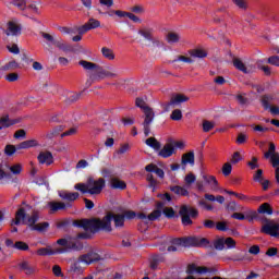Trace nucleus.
<instances>
[{
	"label": "nucleus",
	"mask_w": 279,
	"mask_h": 279,
	"mask_svg": "<svg viewBox=\"0 0 279 279\" xmlns=\"http://www.w3.org/2000/svg\"><path fill=\"white\" fill-rule=\"evenodd\" d=\"M9 169L11 173H13V175H21V172L23 171V166H21V163H16L11 166Z\"/></svg>",
	"instance_id": "nucleus-47"
},
{
	"label": "nucleus",
	"mask_w": 279,
	"mask_h": 279,
	"mask_svg": "<svg viewBox=\"0 0 279 279\" xmlns=\"http://www.w3.org/2000/svg\"><path fill=\"white\" fill-rule=\"evenodd\" d=\"M80 66H82L85 71H97V69H99V65L97 63L94 62H89L86 60H81L78 62Z\"/></svg>",
	"instance_id": "nucleus-29"
},
{
	"label": "nucleus",
	"mask_w": 279,
	"mask_h": 279,
	"mask_svg": "<svg viewBox=\"0 0 279 279\" xmlns=\"http://www.w3.org/2000/svg\"><path fill=\"white\" fill-rule=\"evenodd\" d=\"M233 66L238 70L241 71L242 73H245L246 75L250 74V70L247 66H245V63L239 58L233 59Z\"/></svg>",
	"instance_id": "nucleus-27"
},
{
	"label": "nucleus",
	"mask_w": 279,
	"mask_h": 279,
	"mask_svg": "<svg viewBox=\"0 0 279 279\" xmlns=\"http://www.w3.org/2000/svg\"><path fill=\"white\" fill-rule=\"evenodd\" d=\"M254 182H263V170L258 169L255 174L253 175Z\"/></svg>",
	"instance_id": "nucleus-61"
},
{
	"label": "nucleus",
	"mask_w": 279,
	"mask_h": 279,
	"mask_svg": "<svg viewBox=\"0 0 279 279\" xmlns=\"http://www.w3.org/2000/svg\"><path fill=\"white\" fill-rule=\"evenodd\" d=\"M156 208L157 209L148 215V221H156L162 217V209L165 208V204L162 202H157Z\"/></svg>",
	"instance_id": "nucleus-17"
},
{
	"label": "nucleus",
	"mask_w": 279,
	"mask_h": 279,
	"mask_svg": "<svg viewBox=\"0 0 279 279\" xmlns=\"http://www.w3.org/2000/svg\"><path fill=\"white\" fill-rule=\"evenodd\" d=\"M14 69H19V63L16 61H10L3 65V71H14Z\"/></svg>",
	"instance_id": "nucleus-52"
},
{
	"label": "nucleus",
	"mask_w": 279,
	"mask_h": 279,
	"mask_svg": "<svg viewBox=\"0 0 279 279\" xmlns=\"http://www.w3.org/2000/svg\"><path fill=\"white\" fill-rule=\"evenodd\" d=\"M209 243L208 239L198 236L177 238L172 240V245H182V247H202L209 245Z\"/></svg>",
	"instance_id": "nucleus-5"
},
{
	"label": "nucleus",
	"mask_w": 279,
	"mask_h": 279,
	"mask_svg": "<svg viewBox=\"0 0 279 279\" xmlns=\"http://www.w3.org/2000/svg\"><path fill=\"white\" fill-rule=\"evenodd\" d=\"M214 246L216 250H218L219 252L223 251V248L226 247V242L223 239H219L214 243Z\"/></svg>",
	"instance_id": "nucleus-56"
},
{
	"label": "nucleus",
	"mask_w": 279,
	"mask_h": 279,
	"mask_svg": "<svg viewBox=\"0 0 279 279\" xmlns=\"http://www.w3.org/2000/svg\"><path fill=\"white\" fill-rule=\"evenodd\" d=\"M7 36H19L21 34V26L16 25L14 22H9L8 29L4 31Z\"/></svg>",
	"instance_id": "nucleus-24"
},
{
	"label": "nucleus",
	"mask_w": 279,
	"mask_h": 279,
	"mask_svg": "<svg viewBox=\"0 0 279 279\" xmlns=\"http://www.w3.org/2000/svg\"><path fill=\"white\" fill-rule=\"evenodd\" d=\"M135 106L137 108H141L144 112V122L142 123L144 128V135L149 136L151 129L149 128L151 123H154V119L156 117V113L154 112V109L151 107L147 106V102H145V99L137 97L135 99Z\"/></svg>",
	"instance_id": "nucleus-3"
},
{
	"label": "nucleus",
	"mask_w": 279,
	"mask_h": 279,
	"mask_svg": "<svg viewBox=\"0 0 279 279\" xmlns=\"http://www.w3.org/2000/svg\"><path fill=\"white\" fill-rule=\"evenodd\" d=\"M108 70H105L100 65L96 68V71L94 72V75L100 82V80H105V77H117V70L112 66H108Z\"/></svg>",
	"instance_id": "nucleus-10"
},
{
	"label": "nucleus",
	"mask_w": 279,
	"mask_h": 279,
	"mask_svg": "<svg viewBox=\"0 0 279 279\" xmlns=\"http://www.w3.org/2000/svg\"><path fill=\"white\" fill-rule=\"evenodd\" d=\"M75 191H80L83 195H100L101 191L106 189V180L104 178H99L95 180L93 178H88L86 183H77L74 185Z\"/></svg>",
	"instance_id": "nucleus-2"
},
{
	"label": "nucleus",
	"mask_w": 279,
	"mask_h": 279,
	"mask_svg": "<svg viewBox=\"0 0 279 279\" xmlns=\"http://www.w3.org/2000/svg\"><path fill=\"white\" fill-rule=\"evenodd\" d=\"M179 215L183 226H193L192 219H197V217H199V211L193 207L182 205L180 207Z\"/></svg>",
	"instance_id": "nucleus-6"
},
{
	"label": "nucleus",
	"mask_w": 279,
	"mask_h": 279,
	"mask_svg": "<svg viewBox=\"0 0 279 279\" xmlns=\"http://www.w3.org/2000/svg\"><path fill=\"white\" fill-rule=\"evenodd\" d=\"M16 123H19V120L10 119L9 114H4L2 118H0V130L12 128V125H16Z\"/></svg>",
	"instance_id": "nucleus-19"
},
{
	"label": "nucleus",
	"mask_w": 279,
	"mask_h": 279,
	"mask_svg": "<svg viewBox=\"0 0 279 279\" xmlns=\"http://www.w3.org/2000/svg\"><path fill=\"white\" fill-rule=\"evenodd\" d=\"M225 245H227L228 250H234V247H236V241L232 238H227L225 240Z\"/></svg>",
	"instance_id": "nucleus-55"
},
{
	"label": "nucleus",
	"mask_w": 279,
	"mask_h": 279,
	"mask_svg": "<svg viewBox=\"0 0 279 279\" xmlns=\"http://www.w3.org/2000/svg\"><path fill=\"white\" fill-rule=\"evenodd\" d=\"M19 267L21 271H24V274H26V276H32V274H35L36 271V268L29 265V262H22L19 264Z\"/></svg>",
	"instance_id": "nucleus-25"
},
{
	"label": "nucleus",
	"mask_w": 279,
	"mask_h": 279,
	"mask_svg": "<svg viewBox=\"0 0 279 279\" xmlns=\"http://www.w3.org/2000/svg\"><path fill=\"white\" fill-rule=\"evenodd\" d=\"M258 218V213L251 210L246 214L245 219H247V221H250V223H252V221H254V219Z\"/></svg>",
	"instance_id": "nucleus-58"
},
{
	"label": "nucleus",
	"mask_w": 279,
	"mask_h": 279,
	"mask_svg": "<svg viewBox=\"0 0 279 279\" xmlns=\"http://www.w3.org/2000/svg\"><path fill=\"white\" fill-rule=\"evenodd\" d=\"M170 119H172V121H181L182 120V110L180 109H175L172 111Z\"/></svg>",
	"instance_id": "nucleus-50"
},
{
	"label": "nucleus",
	"mask_w": 279,
	"mask_h": 279,
	"mask_svg": "<svg viewBox=\"0 0 279 279\" xmlns=\"http://www.w3.org/2000/svg\"><path fill=\"white\" fill-rule=\"evenodd\" d=\"M197 265L195 264H190L187 266V269H186V274H189V276H193L194 274H197Z\"/></svg>",
	"instance_id": "nucleus-60"
},
{
	"label": "nucleus",
	"mask_w": 279,
	"mask_h": 279,
	"mask_svg": "<svg viewBox=\"0 0 279 279\" xmlns=\"http://www.w3.org/2000/svg\"><path fill=\"white\" fill-rule=\"evenodd\" d=\"M48 206L51 213H58V210H66V208H71V203H62V202H49Z\"/></svg>",
	"instance_id": "nucleus-18"
},
{
	"label": "nucleus",
	"mask_w": 279,
	"mask_h": 279,
	"mask_svg": "<svg viewBox=\"0 0 279 279\" xmlns=\"http://www.w3.org/2000/svg\"><path fill=\"white\" fill-rule=\"evenodd\" d=\"M101 53L104 58H107V60H114V52L110 48H101Z\"/></svg>",
	"instance_id": "nucleus-40"
},
{
	"label": "nucleus",
	"mask_w": 279,
	"mask_h": 279,
	"mask_svg": "<svg viewBox=\"0 0 279 279\" xmlns=\"http://www.w3.org/2000/svg\"><path fill=\"white\" fill-rule=\"evenodd\" d=\"M186 165H191V167L195 166V153L193 150L183 154L181 157V166L183 171L186 170Z\"/></svg>",
	"instance_id": "nucleus-15"
},
{
	"label": "nucleus",
	"mask_w": 279,
	"mask_h": 279,
	"mask_svg": "<svg viewBox=\"0 0 279 279\" xmlns=\"http://www.w3.org/2000/svg\"><path fill=\"white\" fill-rule=\"evenodd\" d=\"M215 129V122L204 120L203 121V132H210V130Z\"/></svg>",
	"instance_id": "nucleus-48"
},
{
	"label": "nucleus",
	"mask_w": 279,
	"mask_h": 279,
	"mask_svg": "<svg viewBox=\"0 0 279 279\" xmlns=\"http://www.w3.org/2000/svg\"><path fill=\"white\" fill-rule=\"evenodd\" d=\"M195 180H197V177H195V174H193V172L189 173L184 178V182H185V184H187V186H191V184H195Z\"/></svg>",
	"instance_id": "nucleus-49"
},
{
	"label": "nucleus",
	"mask_w": 279,
	"mask_h": 279,
	"mask_svg": "<svg viewBox=\"0 0 279 279\" xmlns=\"http://www.w3.org/2000/svg\"><path fill=\"white\" fill-rule=\"evenodd\" d=\"M27 217V213L25 211V208H20L15 214V220H12L11 226H21V221H25V218Z\"/></svg>",
	"instance_id": "nucleus-23"
},
{
	"label": "nucleus",
	"mask_w": 279,
	"mask_h": 279,
	"mask_svg": "<svg viewBox=\"0 0 279 279\" xmlns=\"http://www.w3.org/2000/svg\"><path fill=\"white\" fill-rule=\"evenodd\" d=\"M270 162H271L274 169H278V167H279V154L272 155L271 159H270Z\"/></svg>",
	"instance_id": "nucleus-64"
},
{
	"label": "nucleus",
	"mask_w": 279,
	"mask_h": 279,
	"mask_svg": "<svg viewBox=\"0 0 279 279\" xmlns=\"http://www.w3.org/2000/svg\"><path fill=\"white\" fill-rule=\"evenodd\" d=\"M82 93L83 92H81L78 94L70 93L66 98V104H75V101H77V99H80V97H82Z\"/></svg>",
	"instance_id": "nucleus-42"
},
{
	"label": "nucleus",
	"mask_w": 279,
	"mask_h": 279,
	"mask_svg": "<svg viewBox=\"0 0 279 279\" xmlns=\"http://www.w3.org/2000/svg\"><path fill=\"white\" fill-rule=\"evenodd\" d=\"M163 215L167 219H173V217H175V210H173V207H166L163 209Z\"/></svg>",
	"instance_id": "nucleus-51"
},
{
	"label": "nucleus",
	"mask_w": 279,
	"mask_h": 279,
	"mask_svg": "<svg viewBox=\"0 0 279 279\" xmlns=\"http://www.w3.org/2000/svg\"><path fill=\"white\" fill-rule=\"evenodd\" d=\"M13 247H15V250H20L21 252H27V250H29V245L23 241L15 242Z\"/></svg>",
	"instance_id": "nucleus-43"
},
{
	"label": "nucleus",
	"mask_w": 279,
	"mask_h": 279,
	"mask_svg": "<svg viewBox=\"0 0 279 279\" xmlns=\"http://www.w3.org/2000/svg\"><path fill=\"white\" fill-rule=\"evenodd\" d=\"M175 62H185L186 64H193V62L195 61L189 57L179 56L177 59L171 61L172 64H175Z\"/></svg>",
	"instance_id": "nucleus-44"
},
{
	"label": "nucleus",
	"mask_w": 279,
	"mask_h": 279,
	"mask_svg": "<svg viewBox=\"0 0 279 279\" xmlns=\"http://www.w3.org/2000/svg\"><path fill=\"white\" fill-rule=\"evenodd\" d=\"M58 29H59V32H61V34H69L70 36H73V34H77V28L59 26Z\"/></svg>",
	"instance_id": "nucleus-41"
},
{
	"label": "nucleus",
	"mask_w": 279,
	"mask_h": 279,
	"mask_svg": "<svg viewBox=\"0 0 279 279\" xmlns=\"http://www.w3.org/2000/svg\"><path fill=\"white\" fill-rule=\"evenodd\" d=\"M37 158L40 165L49 166L53 163V155L51 151H41Z\"/></svg>",
	"instance_id": "nucleus-21"
},
{
	"label": "nucleus",
	"mask_w": 279,
	"mask_h": 279,
	"mask_svg": "<svg viewBox=\"0 0 279 279\" xmlns=\"http://www.w3.org/2000/svg\"><path fill=\"white\" fill-rule=\"evenodd\" d=\"M167 43H169V45L180 43V35L178 33H168Z\"/></svg>",
	"instance_id": "nucleus-38"
},
{
	"label": "nucleus",
	"mask_w": 279,
	"mask_h": 279,
	"mask_svg": "<svg viewBox=\"0 0 279 279\" xmlns=\"http://www.w3.org/2000/svg\"><path fill=\"white\" fill-rule=\"evenodd\" d=\"M112 221L114 228H123L125 226V216L123 214L107 213L102 218H83L74 220V228H82L85 232L97 234L98 232H112Z\"/></svg>",
	"instance_id": "nucleus-1"
},
{
	"label": "nucleus",
	"mask_w": 279,
	"mask_h": 279,
	"mask_svg": "<svg viewBox=\"0 0 279 279\" xmlns=\"http://www.w3.org/2000/svg\"><path fill=\"white\" fill-rule=\"evenodd\" d=\"M37 221H38V216L36 214L28 218L27 222H28L31 230H32V228H34V226H36Z\"/></svg>",
	"instance_id": "nucleus-62"
},
{
	"label": "nucleus",
	"mask_w": 279,
	"mask_h": 279,
	"mask_svg": "<svg viewBox=\"0 0 279 279\" xmlns=\"http://www.w3.org/2000/svg\"><path fill=\"white\" fill-rule=\"evenodd\" d=\"M140 36H143L145 40H148V43H153V45H156V47H160V40L154 38V35L151 34V29L144 28L138 31Z\"/></svg>",
	"instance_id": "nucleus-16"
},
{
	"label": "nucleus",
	"mask_w": 279,
	"mask_h": 279,
	"mask_svg": "<svg viewBox=\"0 0 279 279\" xmlns=\"http://www.w3.org/2000/svg\"><path fill=\"white\" fill-rule=\"evenodd\" d=\"M260 232L274 236L275 239H279V223L267 221V223L262 227Z\"/></svg>",
	"instance_id": "nucleus-11"
},
{
	"label": "nucleus",
	"mask_w": 279,
	"mask_h": 279,
	"mask_svg": "<svg viewBox=\"0 0 279 279\" xmlns=\"http://www.w3.org/2000/svg\"><path fill=\"white\" fill-rule=\"evenodd\" d=\"M162 263V256L154 255L150 259V269H158V265Z\"/></svg>",
	"instance_id": "nucleus-37"
},
{
	"label": "nucleus",
	"mask_w": 279,
	"mask_h": 279,
	"mask_svg": "<svg viewBox=\"0 0 279 279\" xmlns=\"http://www.w3.org/2000/svg\"><path fill=\"white\" fill-rule=\"evenodd\" d=\"M172 147H174V154H178V149H184V142L170 140Z\"/></svg>",
	"instance_id": "nucleus-46"
},
{
	"label": "nucleus",
	"mask_w": 279,
	"mask_h": 279,
	"mask_svg": "<svg viewBox=\"0 0 279 279\" xmlns=\"http://www.w3.org/2000/svg\"><path fill=\"white\" fill-rule=\"evenodd\" d=\"M26 136H27V132H25V130L21 129L14 133L13 138L21 140V138H25Z\"/></svg>",
	"instance_id": "nucleus-59"
},
{
	"label": "nucleus",
	"mask_w": 279,
	"mask_h": 279,
	"mask_svg": "<svg viewBox=\"0 0 279 279\" xmlns=\"http://www.w3.org/2000/svg\"><path fill=\"white\" fill-rule=\"evenodd\" d=\"M59 197L61 199H64V202H75L80 198V193L77 192H68V191H60Z\"/></svg>",
	"instance_id": "nucleus-20"
},
{
	"label": "nucleus",
	"mask_w": 279,
	"mask_h": 279,
	"mask_svg": "<svg viewBox=\"0 0 279 279\" xmlns=\"http://www.w3.org/2000/svg\"><path fill=\"white\" fill-rule=\"evenodd\" d=\"M47 228H49V222H41L32 227V230H36L37 232H46Z\"/></svg>",
	"instance_id": "nucleus-45"
},
{
	"label": "nucleus",
	"mask_w": 279,
	"mask_h": 279,
	"mask_svg": "<svg viewBox=\"0 0 279 279\" xmlns=\"http://www.w3.org/2000/svg\"><path fill=\"white\" fill-rule=\"evenodd\" d=\"M78 260L80 263H85V265H93V263H99V260H101V255L95 252H89L81 255Z\"/></svg>",
	"instance_id": "nucleus-12"
},
{
	"label": "nucleus",
	"mask_w": 279,
	"mask_h": 279,
	"mask_svg": "<svg viewBox=\"0 0 279 279\" xmlns=\"http://www.w3.org/2000/svg\"><path fill=\"white\" fill-rule=\"evenodd\" d=\"M9 3L17 8V10H27V0H11Z\"/></svg>",
	"instance_id": "nucleus-34"
},
{
	"label": "nucleus",
	"mask_w": 279,
	"mask_h": 279,
	"mask_svg": "<svg viewBox=\"0 0 279 279\" xmlns=\"http://www.w3.org/2000/svg\"><path fill=\"white\" fill-rule=\"evenodd\" d=\"M267 64H271L272 66H279V56H271L267 59Z\"/></svg>",
	"instance_id": "nucleus-57"
},
{
	"label": "nucleus",
	"mask_w": 279,
	"mask_h": 279,
	"mask_svg": "<svg viewBox=\"0 0 279 279\" xmlns=\"http://www.w3.org/2000/svg\"><path fill=\"white\" fill-rule=\"evenodd\" d=\"M216 229L220 232H228V225L223 221L216 223Z\"/></svg>",
	"instance_id": "nucleus-63"
},
{
	"label": "nucleus",
	"mask_w": 279,
	"mask_h": 279,
	"mask_svg": "<svg viewBox=\"0 0 279 279\" xmlns=\"http://www.w3.org/2000/svg\"><path fill=\"white\" fill-rule=\"evenodd\" d=\"M170 191L174 193V195H180L181 197H189V190L180 185L170 186Z\"/></svg>",
	"instance_id": "nucleus-28"
},
{
	"label": "nucleus",
	"mask_w": 279,
	"mask_h": 279,
	"mask_svg": "<svg viewBox=\"0 0 279 279\" xmlns=\"http://www.w3.org/2000/svg\"><path fill=\"white\" fill-rule=\"evenodd\" d=\"M145 143L148 147L155 149V151H160V148L162 147V144H160V142H158V140L155 137H148Z\"/></svg>",
	"instance_id": "nucleus-30"
},
{
	"label": "nucleus",
	"mask_w": 279,
	"mask_h": 279,
	"mask_svg": "<svg viewBox=\"0 0 279 279\" xmlns=\"http://www.w3.org/2000/svg\"><path fill=\"white\" fill-rule=\"evenodd\" d=\"M95 82H99V80L97 78L95 73L92 72L88 74V78L85 82V90H86V88H90L93 86V84H95Z\"/></svg>",
	"instance_id": "nucleus-36"
},
{
	"label": "nucleus",
	"mask_w": 279,
	"mask_h": 279,
	"mask_svg": "<svg viewBox=\"0 0 279 279\" xmlns=\"http://www.w3.org/2000/svg\"><path fill=\"white\" fill-rule=\"evenodd\" d=\"M226 209L229 213H239V210H243V207L239 204H236L234 201L227 204Z\"/></svg>",
	"instance_id": "nucleus-35"
},
{
	"label": "nucleus",
	"mask_w": 279,
	"mask_h": 279,
	"mask_svg": "<svg viewBox=\"0 0 279 279\" xmlns=\"http://www.w3.org/2000/svg\"><path fill=\"white\" fill-rule=\"evenodd\" d=\"M16 150H19V148H16L15 145L9 144L4 147V154L5 156L12 157L16 154Z\"/></svg>",
	"instance_id": "nucleus-39"
},
{
	"label": "nucleus",
	"mask_w": 279,
	"mask_h": 279,
	"mask_svg": "<svg viewBox=\"0 0 279 279\" xmlns=\"http://www.w3.org/2000/svg\"><path fill=\"white\" fill-rule=\"evenodd\" d=\"M203 180L206 184H209L211 191H219V181H217L215 175L203 174Z\"/></svg>",
	"instance_id": "nucleus-22"
},
{
	"label": "nucleus",
	"mask_w": 279,
	"mask_h": 279,
	"mask_svg": "<svg viewBox=\"0 0 279 279\" xmlns=\"http://www.w3.org/2000/svg\"><path fill=\"white\" fill-rule=\"evenodd\" d=\"M37 254L38 256H54V254H60V253L58 252V248L51 250L47 247H41L37 250Z\"/></svg>",
	"instance_id": "nucleus-32"
},
{
	"label": "nucleus",
	"mask_w": 279,
	"mask_h": 279,
	"mask_svg": "<svg viewBox=\"0 0 279 279\" xmlns=\"http://www.w3.org/2000/svg\"><path fill=\"white\" fill-rule=\"evenodd\" d=\"M111 189L119 190V191H125L128 189V184L122 180L113 178V179H111Z\"/></svg>",
	"instance_id": "nucleus-26"
},
{
	"label": "nucleus",
	"mask_w": 279,
	"mask_h": 279,
	"mask_svg": "<svg viewBox=\"0 0 279 279\" xmlns=\"http://www.w3.org/2000/svg\"><path fill=\"white\" fill-rule=\"evenodd\" d=\"M84 244L77 238L68 236V246L65 248H58L59 254H66V252H82Z\"/></svg>",
	"instance_id": "nucleus-7"
},
{
	"label": "nucleus",
	"mask_w": 279,
	"mask_h": 279,
	"mask_svg": "<svg viewBox=\"0 0 279 279\" xmlns=\"http://www.w3.org/2000/svg\"><path fill=\"white\" fill-rule=\"evenodd\" d=\"M189 96L183 95V94H177L174 95L169 102H166L162 105V108L165 110V112H169L171 110V106L175 107V106H180L182 104H186V101H189Z\"/></svg>",
	"instance_id": "nucleus-8"
},
{
	"label": "nucleus",
	"mask_w": 279,
	"mask_h": 279,
	"mask_svg": "<svg viewBox=\"0 0 279 279\" xmlns=\"http://www.w3.org/2000/svg\"><path fill=\"white\" fill-rule=\"evenodd\" d=\"M101 27V22L97 19L90 17L84 25L77 27V32L81 35L87 34L92 29Z\"/></svg>",
	"instance_id": "nucleus-9"
},
{
	"label": "nucleus",
	"mask_w": 279,
	"mask_h": 279,
	"mask_svg": "<svg viewBox=\"0 0 279 279\" xmlns=\"http://www.w3.org/2000/svg\"><path fill=\"white\" fill-rule=\"evenodd\" d=\"M173 155H175V148L173 147V144H171L170 140H168V143H166L163 147L159 149L158 156L160 158H171Z\"/></svg>",
	"instance_id": "nucleus-14"
},
{
	"label": "nucleus",
	"mask_w": 279,
	"mask_h": 279,
	"mask_svg": "<svg viewBox=\"0 0 279 279\" xmlns=\"http://www.w3.org/2000/svg\"><path fill=\"white\" fill-rule=\"evenodd\" d=\"M274 100V96L271 95H264L262 97V106L264 108V110H269L271 114L276 116L279 114V108L278 107H271L270 101Z\"/></svg>",
	"instance_id": "nucleus-13"
},
{
	"label": "nucleus",
	"mask_w": 279,
	"mask_h": 279,
	"mask_svg": "<svg viewBox=\"0 0 279 279\" xmlns=\"http://www.w3.org/2000/svg\"><path fill=\"white\" fill-rule=\"evenodd\" d=\"M257 213L259 215H274V208H271L269 203H264L258 207Z\"/></svg>",
	"instance_id": "nucleus-31"
},
{
	"label": "nucleus",
	"mask_w": 279,
	"mask_h": 279,
	"mask_svg": "<svg viewBox=\"0 0 279 279\" xmlns=\"http://www.w3.org/2000/svg\"><path fill=\"white\" fill-rule=\"evenodd\" d=\"M247 167H250V169L252 171H254L255 169H258V158L257 157H252L251 161H247Z\"/></svg>",
	"instance_id": "nucleus-53"
},
{
	"label": "nucleus",
	"mask_w": 279,
	"mask_h": 279,
	"mask_svg": "<svg viewBox=\"0 0 279 279\" xmlns=\"http://www.w3.org/2000/svg\"><path fill=\"white\" fill-rule=\"evenodd\" d=\"M39 34L41 38H44L49 49H53V47H56L57 49H59L60 51H64L65 53L69 51H73V46L64 43V39H62L61 37H58L56 33L49 34V33L40 32Z\"/></svg>",
	"instance_id": "nucleus-4"
},
{
	"label": "nucleus",
	"mask_w": 279,
	"mask_h": 279,
	"mask_svg": "<svg viewBox=\"0 0 279 279\" xmlns=\"http://www.w3.org/2000/svg\"><path fill=\"white\" fill-rule=\"evenodd\" d=\"M222 173L226 178L232 173V165H230V162H227L222 166Z\"/></svg>",
	"instance_id": "nucleus-54"
},
{
	"label": "nucleus",
	"mask_w": 279,
	"mask_h": 279,
	"mask_svg": "<svg viewBox=\"0 0 279 279\" xmlns=\"http://www.w3.org/2000/svg\"><path fill=\"white\" fill-rule=\"evenodd\" d=\"M191 58H207L208 52L204 49H192L189 51Z\"/></svg>",
	"instance_id": "nucleus-33"
}]
</instances>
